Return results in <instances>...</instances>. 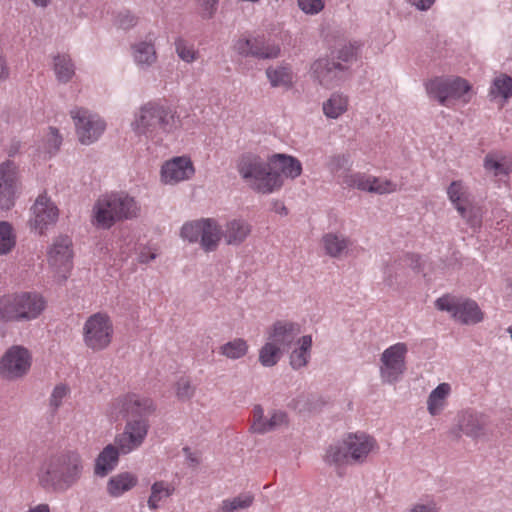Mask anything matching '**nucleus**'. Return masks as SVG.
<instances>
[{"instance_id":"aec40b11","label":"nucleus","mask_w":512,"mask_h":512,"mask_svg":"<svg viewBox=\"0 0 512 512\" xmlns=\"http://www.w3.org/2000/svg\"><path fill=\"white\" fill-rule=\"evenodd\" d=\"M487 417L475 410L467 409L458 413L456 427L451 430L456 438L463 435L472 439H478L485 434Z\"/></svg>"},{"instance_id":"052dcab7","label":"nucleus","mask_w":512,"mask_h":512,"mask_svg":"<svg viewBox=\"0 0 512 512\" xmlns=\"http://www.w3.org/2000/svg\"><path fill=\"white\" fill-rule=\"evenodd\" d=\"M26 512H50V507L46 503H41L34 507L29 508V510Z\"/></svg>"},{"instance_id":"a18cd8bd","label":"nucleus","mask_w":512,"mask_h":512,"mask_svg":"<svg viewBox=\"0 0 512 512\" xmlns=\"http://www.w3.org/2000/svg\"><path fill=\"white\" fill-rule=\"evenodd\" d=\"M175 49L178 57L187 63H192L197 59V52L193 45L188 44L182 38L175 41Z\"/></svg>"},{"instance_id":"c85d7f7f","label":"nucleus","mask_w":512,"mask_h":512,"mask_svg":"<svg viewBox=\"0 0 512 512\" xmlns=\"http://www.w3.org/2000/svg\"><path fill=\"white\" fill-rule=\"evenodd\" d=\"M321 242L325 253L333 258L342 257L352 245L348 237L333 232L324 234Z\"/></svg>"},{"instance_id":"e433bc0d","label":"nucleus","mask_w":512,"mask_h":512,"mask_svg":"<svg viewBox=\"0 0 512 512\" xmlns=\"http://www.w3.org/2000/svg\"><path fill=\"white\" fill-rule=\"evenodd\" d=\"M54 70L58 80L67 83L75 73V66L69 55H57L54 58Z\"/></svg>"},{"instance_id":"49530a36","label":"nucleus","mask_w":512,"mask_h":512,"mask_svg":"<svg viewBox=\"0 0 512 512\" xmlns=\"http://www.w3.org/2000/svg\"><path fill=\"white\" fill-rule=\"evenodd\" d=\"M292 406L294 409L302 412H313L316 410L315 396L310 394H301L293 400Z\"/></svg>"},{"instance_id":"f704fd0d","label":"nucleus","mask_w":512,"mask_h":512,"mask_svg":"<svg viewBox=\"0 0 512 512\" xmlns=\"http://www.w3.org/2000/svg\"><path fill=\"white\" fill-rule=\"evenodd\" d=\"M450 392L451 386L448 383H441L432 390L427 400V409L432 416H437L442 412Z\"/></svg>"},{"instance_id":"c03bdc74","label":"nucleus","mask_w":512,"mask_h":512,"mask_svg":"<svg viewBox=\"0 0 512 512\" xmlns=\"http://www.w3.org/2000/svg\"><path fill=\"white\" fill-rule=\"evenodd\" d=\"M175 394L180 401H189L195 394V387L189 377H181L175 384Z\"/></svg>"},{"instance_id":"ea45409f","label":"nucleus","mask_w":512,"mask_h":512,"mask_svg":"<svg viewBox=\"0 0 512 512\" xmlns=\"http://www.w3.org/2000/svg\"><path fill=\"white\" fill-rule=\"evenodd\" d=\"M174 492V487L164 481H157L151 487V495L148 499V506L152 510L158 508V503L165 498L171 496Z\"/></svg>"},{"instance_id":"6ab92c4d","label":"nucleus","mask_w":512,"mask_h":512,"mask_svg":"<svg viewBox=\"0 0 512 512\" xmlns=\"http://www.w3.org/2000/svg\"><path fill=\"white\" fill-rule=\"evenodd\" d=\"M342 183L348 187L380 195L394 193L398 190V185L395 182L365 173L346 174Z\"/></svg>"},{"instance_id":"7ed1b4c3","label":"nucleus","mask_w":512,"mask_h":512,"mask_svg":"<svg viewBox=\"0 0 512 512\" xmlns=\"http://www.w3.org/2000/svg\"><path fill=\"white\" fill-rule=\"evenodd\" d=\"M378 448L374 437L364 433H349L342 440L330 444L323 460L340 469L346 465L363 464L369 454Z\"/></svg>"},{"instance_id":"de8ad7c7","label":"nucleus","mask_w":512,"mask_h":512,"mask_svg":"<svg viewBox=\"0 0 512 512\" xmlns=\"http://www.w3.org/2000/svg\"><path fill=\"white\" fill-rule=\"evenodd\" d=\"M61 143L62 137L59 135L58 130L54 127H50L44 144L46 152L50 155L55 154L59 150Z\"/></svg>"},{"instance_id":"f03ea898","label":"nucleus","mask_w":512,"mask_h":512,"mask_svg":"<svg viewBox=\"0 0 512 512\" xmlns=\"http://www.w3.org/2000/svg\"><path fill=\"white\" fill-rule=\"evenodd\" d=\"M84 473V461L76 450L65 449L48 455L37 472L39 484L54 492H66Z\"/></svg>"},{"instance_id":"a19ab883","label":"nucleus","mask_w":512,"mask_h":512,"mask_svg":"<svg viewBox=\"0 0 512 512\" xmlns=\"http://www.w3.org/2000/svg\"><path fill=\"white\" fill-rule=\"evenodd\" d=\"M490 95L494 98L509 99L512 97V77L501 74L497 76L490 88Z\"/></svg>"},{"instance_id":"79ce46f5","label":"nucleus","mask_w":512,"mask_h":512,"mask_svg":"<svg viewBox=\"0 0 512 512\" xmlns=\"http://www.w3.org/2000/svg\"><path fill=\"white\" fill-rule=\"evenodd\" d=\"M16 245V235L9 222H0V254L5 255L11 252Z\"/></svg>"},{"instance_id":"20e7f679","label":"nucleus","mask_w":512,"mask_h":512,"mask_svg":"<svg viewBox=\"0 0 512 512\" xmlns=\"http://www.w3.org/2000/svg\"><path fill=\"white\" fill-rule=\"evenodd\" d=\"M176 112L160 102H148L135 113L131 128L136 136L160 139L176 127Z\"/></svg>"},{"instance_id":"0e129e2a","label":"nucleus","mask_w":512,"mask_h":512,"mask_svg":"<svg viewBox=\"0 0 512 512\" xmlns=\"http://www.w3.org/2000/svg\"><path fill=\"white\" fill-rule=\"evenodd\" d=\"M509 333H510V336H511V339H512V328H509Z\"/></svg>"},{"instance_id":"e2e57ef3","label":"nucleus","mask_w":512,"mask_h":512,"mask_svg":"<svg viewBox=\"0 0 512 512\" xmlns=\"http://www.w3.org/2000/svg\"><path fill=\"white\" fill-rule=\"evenodd\" d=\"M275 210H276V212H279L281 214H285V215L287 214V209L284 206V204L281 203V202H276L275 203Z\"/></svg>"},{"instance_id":"4be33fe9","label":"nucleus","mask_w":512,"mask_h":512,"mask_svg":"<svg viewBox=\"0 0 512 512\" xmlns=\"http://www.w3.org/2000/svg\"><path fill=\"white\" fill-rule=\"evenodd\" d=\"M31 210L33 218L30 224L40 234L57 221L58 209L46 195H39Z\"/></svg>"},{"instance_id":"4d7b16f0","label":"nucleus","mask_w":512,"mask_h":512,"mask_svg":"<svg viewBox=\"0 0 512 512\" xmlns=\"http://www.w3.org/2000/svg\"><path fill=\"white\" fill-rule=\"evenodd\" d=\"M157 257V254L153 252L150 248H142L138 254V261L143 264H147L150 261L154 260Z\"/></svg>"},{"instance_id":"cd10ccee","label":"nucleus","mask_w":512,"mask_h":512,"mask_svg":"<svg viewBox=\"0 0 512 512\" xmlns=\"http://www.w3.org/2000/svg\"><path fill=\"white\" fill-rule=\"evenodd\" d=\"M131 53L134 62L141 69H147L156 63L158 55L154 42L141 40L131 45Z\"/></svg>"},{"instance_id":"1a4fd4ad","label":"nucleus","mask_w":512,"mask_h":512,"mask_svg":"<svg viewBox=\"0 0 512 512\" xmlns=\"http://www.w3.org/2000/svg\"><path fill=\"white\" fill-rule=\"evenodd\" d=\"M471 85L463 78L454 76L435 77L426 83L427 94L441 105L449 106L452 100L470 101Z\"/></svg>"},{"instance_id":"412c9836","label":"nucleus","mask_w":512,"mask_h":512,"mask_svg":"<svg viewBox=\"0 0 512 512\" xmlns=\"http://www.w3.org/2000/svg\"><path fill=\"white\" fill-rule=\"evenodd\" d=\"M301 333L300 325L288 320L274 322L266 331L267 340L281 347L283 352L291 349Z\"/></svg>"},{"instance_id":"9d476101","label":"nucleus","mask_w":512,"mask_h":512,"mask_svg":"<svg viewBox=\"0 0 512 512\" xmlns=\"http://www.w3.org/2000/svg\"><path fill=\"white\" fill-rule=\"evenodd\" d=\"M114 327L110 316L97 312L87 318L83 326L85 345L93 351L106 349L113 338Z\"/></svg>"},{"instance_id":"393cba45","label":"nucleus","mask_w":512,"mask_h":512,"mask_svg":"<svg viewBox=\"0 0 512 512\" xmlns=\"http://www.w3.org/2000/svg\"><path fill=\"white\" fill-rule=\"evenodd\" d=\"M193 174V164L186 157H176L167 161L161 170L162 181L166 184H175L190 179Z\"/></svg>"},{"instance_id":"4c0bfd02","label":"nucleus","mask_w":512,"mask_h":512,"mask_svg":"<svg viewBox=\"0 0 512 512\" xmlns=\"http://www.w3.org/2000/svg\"><path fill=\"white\" fill-rule=\"evenodd\" d=\"M249 349V345L246 340L242 338H235L232 341H229L219 348V352L221 355L232 359H240L244 357Z\"/></svg>"},{"instance_id":"bb28decb","label":"nucleus","mask_w":512,"mask_h":512,"mask_svg":"<svg viewBox=\"0 0 512 512\" xmlns=\"http://www.w3.org/2000/svg\"><path fill=\"white\" fill-rule=\"evenodd\" d=\"M223 229V239L227 245L239 246L251 234L252 226L244 219H231Z\"/></svg>"},{"instance_id":"13d9d810","label":"nucleus","mask_w":512,"mask_h":512,"mask_svg":"<svg viewBox=\"0 0 512 512\" xmlns=\"http://www.w3.org/2000/svg\"><path fill=\"white\" fill-rule=\"evenodd\" d=\"M183 452L191 466H197L200 463V457L198 453L192 452L189 447H184Z\"/></svg>"},{"instance_id":"6e6552de","label":"nucleus","mask_w":512,"mask_h":512,"mask_svg":"<svg viewBox=\"0 0 512 512\" xmlns=\"http://www.w3.org/2000/svg\"><path fill=\"white\" fill-rule=\"evenodd\" d=\"M181 237L190 243L199 242L205 252H213L223 238V229L215 219L202 218L185 223Z\"/></svg>"},{"instance_id":"f3484780","label":"nucleus","mask_w":512,"mask_h":512,"mask_svg":"<svg viewBox=\"0 0 512 512\" xmlns=\"http://www.w3.org/2000/svg\"><path fill=\"white\" fill-rule=\"evenodd\" d=\"M289 419L286 412L272 410L268 415L264 414L261 405H255L251 411L250 432L254 434H266L282 427L288 426Z\"/></svg>"},{"instance_id":"f257e3e1","label":"nucleus","mask_w":512,"mask_h":512,"mask_svg":"<svg viewBox=\"0 0 512 512\" xmlns=\"http://www.w3.org/2000/svg\"><path fill=\"white\" fill-rule=\"evenodd\" d=\"M155 408L152 399L137 394L123 395L112 402L111 415L119 413L126 419L123 431L114 440L123 455L143 445L150 428L149 416Z\"/></svg>"},{"instance_id":"b1692460","label":"nucleus","mask_w":512,"mask_h":512,"mask_svg":"<svg viewBox=\"0 0 512 512\" xmlns=\"http://www.w3.org/2000/svg\"><path fill=\"white\" fill-rule=\"evenodd\" d=\"M447 195L460 216L465 219L471 227L479 225V219L473 214L472 209L468 207V193L462 181H453L447 189Z\"/></svg>"},{"instance_id":"864d4df0","label":"nucleus","mask_w":512,"mask_h":512,"mask_svg":"<svg viewBox=\"0 0 512 512\" xmlns=\"http://www.w3.org/2000/svg\"><path fill=\"white\" fill-rule=\"evenodd\" d=\"M299 8L306 14H317L324 8L323 0H298Z\"/></svg>"},{"instance_id":"2f4dec72","label":"nucleus","mask_w":512,"mask_h":512,"mask_svg":"<svg viewBox=\"0 0 512 512\" xmlns=\"http://www.w3.org/2000/svg\"><path fill=\"white\" fill-rule=\"evenodd\" d=\"M137 477L129 472H122L111 477L107 483V492L112 497H119L137 484Z\"/></svg>"},{"instance_id":"8fccbe9b","label":"nucleus","mask_w":512,"mask_h":512,"mask_svg":"<svg viewBox=\"0 0 512 512\" xmlns=\"http://www.w3.org/2000/svg\"><path fill=\"white\" fill-rule=\"evenodd\" d=\"M68 391V387L64 384H59L55 386L50 396V406L54 410H57L62 405L64 398L68 394Z\"/></svg>"},{"instance_id":"2eb2a0df","label":"nucleus","mask_w":512,"mask_h":512,"mask_svg":"<svg viewBox=\"0 0 512 512\" xmlns=\"http://www.w3.org/2000/svg\"><path fill=\"white\" fill-rule=\"evenodd\" d=\"M235 51L244 57L257 59H274L280 54V47L263 35L255 37H240L234 44Z\"/></svg>"},{"instance_id":"423d86ee","label":"nucleus","mask_w":512,"mask_h":512,"mask_svg":"<svg viewBox=\"0 0 512 512\" xmlns=\"http://www.w3.org/2000/svg\"><path fill=\"white\" fill-rule=\"evenodd\" d=\"M139 211L137 202L128 194H106L93 207V223L99 228L108 229L117 221L137 217Z\"/></svg>"},{"instance_id":"680f3d73","label":"nucleus","mask_w":512,"mask_h":512,"mask_svg":"<svg viewBox=\"0 0 512 512\" xmlns=\"http://www.w3.org/2000/svg\"><path fill=\"white\" fill-rule=\"evenodd\" d=\"M31 2L36 6L40 8H46L50 5L51 0H31Z\"/></svg>"},{"instance_id":"9b49d317","label":"nucleus","mask_w":512,"mask_h":512,"mask_svg":"<svg viewBox=\"0 0 512 512\" xmlns=\"http://www.w3.org/2000/svg\"><path fill=\"white\" fill-rule=\"evenodd\" d=\"M435 306L440 311L450 313L451 317L465 325H474L481 322L484 314L479 305L471 299L459 298L452 295H444L435 301Z\"/></svg>"},{"instance_id":"7c9ffc66","label":"nucleus","mask_w":512,"mask_h":512,"mask_svg":"<svg viewBox=\"0 0 512 512\" xmlns=\"http://www.w3.org/2000/svg\"><path fill=\"white\" fill-rule=\"evenodd\" d=\"M296 347L290 354V365L294 370L306 367L311 357L312 337L304 335L296 341Z\"/></svg>"},{"instance_id":"5fc2aeb1","label":"nucleus","mask_w":512,"mask_h":512,"mask_svg":"<svg viewBox=\"0 0 512 512\" xmlns=\"http://www.w3.org/2000/svg\"><path fill=\"white\" fill-rule=\"evenodd\" d=\"M116 24L119 28L128 30L137 24V18L129 11L120 12L116 17Z\"/></svg>"},{"instance_id":"37998d69","label":"nucleus","mask_w":512,"mask_h":512,"mask_svg":"<svg viewBox=\"0 0 512 512\" xmlns=\"http://www.w3.org/2000/svg\"><path fill=\"white\" fill-rule=\"evenodd\" d=\"M253 496L240 495L232 499H225L222 501L218 512H235L238 509H246L251 506Z\"/></svg>"},{"instance_id":"c756f323","label":"nucleus","mask_w":512,"mask_h":512,"mask_svg":"<svg viewBox=\"0 0 512 512\" xmlns=\"http://www.w3.org/2000/svg\"><path fill=\"white\" fill-rule=\"evenodd\" d=\"M271 166L282 174L291 179L299 177L302 173L301 162L292 156L285 154H276L271 158Z\"/></svg>"},{"instance_id":"dca6fc26","label":"nucleus","mask_w":512,"mask_h":512,"mask_svg":"<svg viewBox=\"0 0 512 512\" xmlns=\"http://www.w3.org/2000/svg\"><path fill=\"white\" fill-rule=\"evenodd\" d=\"M311 72L320 85L332 88L346 77L348 66L335 59L320 58L311 65Z\"/></svg>"},{"instance_id":"bf43d9fd","label":"nucleus","mask_w":512,"mask_h":512,"mask_svg":"<svg viewBox=\"0 0 512 512\" xmlns=\"http://www.w3.org/2000/svg\"><path fill=\"white\" fill-rule=\"evenodd\" d=\"M413 6L419 10H428L435 0H408Z\"/></svg>"},{"instance_id":"f8f14e48","label":"nucleus","mask_w":512,"mask_h":512,"mask_svg":"<svg viewBox=\"0 0 512 512\" xmlns=\"http://www.w3.org/2000/svg\"><path fill=\"white\" fill-rule=\"evenodd\" d=\"M408 352L405 343H396L383 351L380 357V377L383 383L395 384L406 371V355Z\"/></svg>"},{"instance_id":"473e14b6","label":"nucleus","mask_w":512,"mask_h":512,"mask_svg":"<svg viewBox=\"0 0 512 512\" xmlns=\"http://www.w3.org/2000/svg\"><path fill=\"white\" fill-rule=\"evenodd\" d=\"M348 105V96L335 92L323 103V113L327 118L337 119L347 111Z\"/></svg>"},{"instance_id":"603ef678","label":"nucleus","mask_w":512,"mask_h":512,"mask_svg":"<svg viewBox=\"0 0 512 512\" xmlns=\"http://www.w3.org/2000/svg\"><path fill=\"white\" fill-rule=\"evenodd\" d=\"M203 18H212L215 14L219 0H195Z\"/></svg>"},{"instance_id":"a878e982","label":"nucleus","mask_w":512,"mask_h":512,"mask_svg":"<svg viewBox=\"0 0 512 512\" xmlns=\"http://www.w3.org/2000/svg\"><path fill=\"white\" fill-rule=\"evenodd\" d=\"M122 454L119 446L108 444L95 459L94 474L98 477H106L119 463V455Z\"/></svg>"},{"instance_id":"ddd939ff","label":"nucleus","mask_w":512,"mask_h":512,"mask_svg":"<svg viewBox=\"0 0 512 512\" xmlns=\"http://www.w3.org/2000/svg\"><path fill=\"white\" fill-rule=\"evenodd\" d=\"M75 123L76 134L82 144L89 145L102 135L106 128L105 122L96 114L84 108H75L70 111Z\"/></svg>"},{"instance_id":"5701e85b","label":"nucleus","mask_w":512,"mask_h":512,"mask_svg":"<svg viewBox=\"0 0 512 512\" xmlns=\"http://www.w3.org/2000/svg\"><path fill=\"white\" fill-rule=\"evenodd\" d=\"M17 168L14 162L0 165V209H10L14 205L17 190Z\"/></svg>"},{"instance_id":"72a5a7b5","label":"nucleus","mask_w":512,"mask_h":512,"mask_svg":"<svg viewBox=\"0 0 512 512\" xmlns=\"http://www.w3.org/2000/svg\"><path fill=\"white\" fill-rule=\"evenodd\" d=\"M484 168L495 176H507L512 171V159L505 155L489 153L485 156Z\"/></svg>"},{"instance_id":"39448f33","label":"nucleus","mask_w":512,"mask_h":512,"mask_svg":"<svg viewBox=\"0 0 512 512\" xmlns=\"http://www.w3.org/2000/svg\"><path fill=\"white\" fill-rule=\"evenodd\" d=\"M236 168L242 179L258 193L270 194L283 186V178L271 166V160L267 162L257 154H242Z\"/></svg>"},{"instance_id":"6e6d98bb","label":"nucleus","mask_w":512,"mask_h":512,"mask_svg":"<svg viewBox=\"0 0 512 512\" xmlns=\"http://www.w3.org/2000/svg\"><path fill=\"white\" fill-rule=\"evenodd\" d=\"M439 508L433 500L427 503H418L406 510V512H438Z\"/></svg>"},{"instance_id":"4468645a","label":"nucleus","mask_w":512,"mask_h":512,"mask_svg":"<svg viewBox=\"0 0 512 512\" xmlns=\"http://www.w3.org/2000/svg\"><path fill=\"white\" fill-rule=\"evenodd\" d=\"M30 366V352L22 346H12L0 360V375L9 380L17 379L27 374Z\"/></svg>"},{"instance_id":"58836bf2","label":"nucleus","mask_w":512,"mask_h":512,"mask_svg":"<svg viewBox=\"0 0 512 512\" xmlns=\"http://www.w3.org/2000/svg\"><path fill=\"white\" fill-rule=\"evenodd\" d=\"M266 75L273 87H289L292 84V72L288 67H269Z\"/></svg>"},{"instance_id":"0eeeda50","label":"nucleus","mask_w":512,"mask_h":512,"mask_svg":"<svg viewBox=\"0 0 512 512\" xmlns=\"http://www.w3.org/2000/svg\"><path fill=\"white\" fill-rule=\"evenodd\" d=\"M46 302L37 293L24 292L0 298V318L5 321L32 320L45 309Z\"/></svg>"},{"instance_id":"09e8293b","label":"nucleus","mask_w":512,"mask_h":512,"mask_svg":"<svg viewBox=\"0 0 512 512\" xmlns=\"http://www.w3.org/2000/svg\"><path fill=\"white\" fill-rule=\"evenodd\" d=\"M349 156L346 154H337L333 155L329 158L327 162L328 169L333 173L336 174L340 172L343 169H346L349 165Z\"/></svg>"},{"instance_id":"c9c22d12","label":"nucleus","mask_w":512,"mask_h":512,"mask_svg":"<svg viewBox=\"0 0 512 512\" xmlns=\"http://www.w3.org/2000/svg\"><path fill=\"white\" fill-rule=\"evenodd\" d=\"M283 354L284 352L281 350V347L267 340L259 350L258 360L264 367H273L277 365Z\"/></svg>"},{"instance_id":"a211bd4d","label":"nucleus","mask_w":512,"mask_h":512,"mask_svg":"<svg viewBox=\"0 0 512 512\" xmlns=\"http://www.w3.org/2000/svg\"><path fill=\"white\" fill-rule=\"evenodd\" d=\"M72 240L68 236L57 237L47 252L49 265L64 279L72 268Z\"/></svg>"},{"instance_id":"3c124183","label":"nucleus","mask_w":512,"mask_h":512,"mask_svg":"<svg viewBox=\"0 0 512 512\" xmlns=\"http://www.w3.org/2000/svg\"><path fill=\"white\" fill-rule=\"evenodd\" d=\"M337 60L350 67V64L356 59V49L353 45H345L337 52Z\"/></svg>"}]
</instances>
